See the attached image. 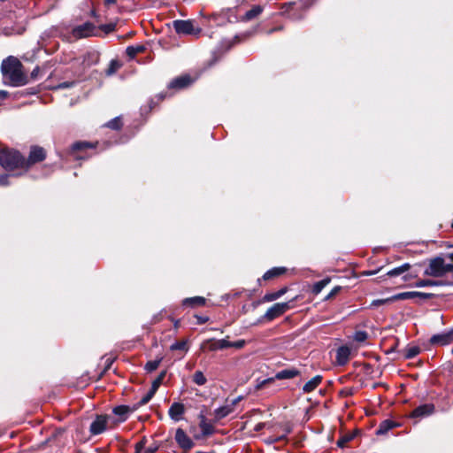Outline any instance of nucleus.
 <instances>
[{
	"instance_id": "15",
	"label": "nucleus",
	"mask_w": 453,
	"mask_h": 453,
	"mask_svg": "<svg viewBox=\"0 0 453 453\" xmlns=\"http://www.w3.org/2000/svg\"><path fill=\"white\" fill-rule=\"evenodd\" d=\"M184 412H185V407L180 403H173L168 411L169 416L174 421L180 420Z\"/></svg>"
},
{
	"instance_id": "21",
	"label": "nucleus",
	"mask_w": 453,
	"mask_h": 453,
	"mask_svg": "<svg viewBox=\"0 0 453 453\" xmlns=\"http://www.w3.org/2000/svg\"><path fill=\"white\" fill-rule=\"evenodd\" d=\"M113 413L119 416V422H123L127 418L129 408L126 405H119L113 409Z\"/></svg>"
},
{
	"instance_id": "4",
	"label": "nucleus",
	"mask_w": 453,
	"mask_h": 453,
	"mask_svg": "<svg viewBox=\"0 0 453 453\" xmlns=\"http://www.w3.org/2000/svg\"><path fill=\"white\" fill-rule=\"evenodd\" d=\"M97 33L96 26L91 22H85L82 25L73 28L72 35L75 39H81L96 35Z\"/></svg>"
},
{
	"instance_id": "17",
	"label": "nucleus",
	"mask_w": 453,
	"mask_h": 453,
	"mask_svg": "<svg viewBox=\"0 0 453 453\" xmlns=\"http://www.w3.org/2000/svg\"><path fill=\"white\" fill-rule=\"evenodd\" d=\"M234 411V410L231 407V405L228 403H226L225 405L216 409L213 411L214 421L215 422L219 421L220 419H222V418H226V416H228Z\"/></svg>"
},
{
	"instance_id": "45",
	"label": "nucleus",
	"mask_w": 453,
	"mask_h": 453,
	"mask_svg": "<svg viewBox=\"0 0 453 453\" xmlns=\"http://www.w3.org/2000/svg\"><path fill=\"white\" fill-rule=\"evenodd\" d=\"M219 341V347H221L222 349H226V348H232V342H229L226 339H221Z\"/></svg>"
},
{
	"instance_id": "41",
	"label": "nucleus",
	"mask_w": 453,
	"mask_h": 453,
	"mask_svg": "<svg viewBox=\"0 0 453 453\" xmlns=\"http://www.w3.org/2000/svg\"><path fill=\"white\" fill-rule=\"evenodd\" d=\"M146 438L143 437L140 441H138L136 444H135V450H134V453H142V449H144L145 445H146Z\"/></svg>"
},
{
	"instance_id": "35",
	"label": "nucleus",
	"mask_w": 453,
	"mask_h": 453,
	"mask_svg": "<svg viewBox=\"0 0 453 453\" xmlns=\"http://www.w3.org/2000/svg\"><path fill=\"white\" fill-rule=\"evenodd\" d=\"M165 374H166L165 371L161 372L160 374L158 375V377L152 382L151 389L153 391L157 392V390L159 388V386L161 385L164 378L165 377Z\"/></svg>"
},
{
	"instance_id": "10",
	"label": "nucleus",
	"mask_w": 453,
	"mask_h": 453,
	"mask_svg": "<svg viewBox=\"0 0 453 453\" xmlns=\"http://www.w3.org/2000/svg\"><path fill=\"white\" fill-rule=\"evenodd\" d=\"M175 441L179 444V446L184 450H189L194 446L192 440L187 435L185 431L181 428H178L176 430Z\"/></svg>"
},
{
	"instance_id": "31",
	"label": "nucleus",
	"mask_w": 453,
	"mask_h": 453,
	"mask_svg": "<svg viewBox=\"0 0 453 453\" xmlns=\"http://www.w3.org/2000/svg\"><path fill=\"white\" fill-rule=\"evenodd\" d=\"M193 381L199 385V386H202V385H204L207 381L205 376L203 375V373L201 372V371H196L195 373H194V376H193Z\"/></svg>"
},
{
	"instance_id": "56",
	"label": "nucleus",
	"mask_w": 453,
	"mask_h": 453,
	"mask_svg": "<svg viewBox=\"0 0 453 453\" xmlns=\"http://www.w3.org/2000/svg\"><path fill=\"white\" fill-rule=\"evenodd\" d=\"M116 1L117 0H104V4L107 5V6L114 4L116 3Z\"/></svg>"
},
{
	"instance_id": "27",
	"label": "nucleus",
	"mask_w": 453,
	"mask_h": 453,
	"mask_svg": "<svg viewBox=\"0 0 453 453\" xmlns=\"http://www.w3.org/2000/svg\"><path fill=\"white\" fill-rule=\"evenodd\" d=\"M287 289L286 288H281L276 292H273V293H268L266 294L265 296H264V300L265 302H272V301H274L278 298H280L281 296H283L285 293H286Z\"/></svg>"
},
{
	"instance_id": "49",
	"label": "nucleus",
	"mask_w": 453,
	"mask_h": 453,
	"mask_svg": "<svg viewBox=\"0 0 453 453\" xmlns=\"http://www.w3.org/2000/svg\"><path fill=\"white\" fill-rule=\"evenodd\" d=\"M341 288L340 287H335L332 289V291L328 294V296H326V299H329L331 297H333L334 296H335L339 291H340Z\"/></svg>"
},
{
	"instance_id": "36",
	"label": "nucleus",
	"mask_w": 453,
	"mask_h": 453,
	"mask_svg": "<svg viewBox=\"0 0 453 453\" xmlns=\"http://www.w3.org/2000/svg\"><path fill=\"white\" fill-rule=\"evenodd\" d=\"M90 144L85 142H78L73 144L72 152L74 154L77 151L82 150L84 149L89 148Z\"/></svg>"
},
{
	"instance_id": "46",
	"label": "nucleus",
	"mask_w": 453,
	"mask_h": 453,
	"mask_svg": "<svg viewBox=\"0 0 453 453\" xmlns=\"http://www.w3.org/2000/svg\"><path fill=\"white\" fill-rule=\"evenodd\" d=\"M158 449V446L157 444H152L149 447H144V449H142L143 452L142 453H155Z\"/></svg>"
},
{
	"instance_id": "43",
	"label": "nucleus",
	"mask_w": 453,
	"mask_h": 453,
	"mask_svg": "<svg viewBox=\"0 0 453 453\" xmlns=\"http://www.w3.org/2000/svg\"><path fill=\"white\" fill-rule=\"evenodd\" d=\"M352 439V435L343 436L338 440L337 445L341 448L344 447L345 444Z\"/></svg>"
},
{
	"instance_id": "29",
	"label": "nucleus",
	"mask_w": 453,
	"mask_h": 453,
	"mask_svg": "<svg viewBox=\"0 0 453 453\" xmlns=\"http://www.w3.org/2000/svg\"><path fill=\"white\" fill-rule=\"evenodd\" d=\"M420 352V348L418 346H410L405 349L404 357L408 359L415 357Z\"/></svg>"
},
{
	"instance_id": "8",
	"label": "nucleus",
	"mask_w": 453,
	"mask_h": 453,
	"mask_svg": "<svg viewBox=\"0 0 453 453\" xmlns=\"http://www.w3.org/2000/svg\"><path fill=\"white\" fill-rule=\"evenodd\" d=\"M446 272L447 270L444 268V260L438 257L430 262L429 267L426 270V274L439 277L443 275Z\"/></svg>"
},
{
	"instance_id": "38",
	"label": "nucleus",
	"mask_w": 453,
	"mask_h": 453,
	"mask_svg": "<svg viewBox=\"0 0 453 453\" xmlns=\"http://www.w3.org/2000/svg\"><path fill=\"white\" fill-rule=\"evenodd\" d=\"M155 391H153L151 388L150 389V391L145 395H143L141 400L139 401V405H144L146 403H148L150 399L153 397V395H155Z\"/></svg>"
},
{
	"instance_id": "9",
	"label": "nucleus",
	"mask_w": 453,
	"mask_h": 453,
	"mask_svg": "<svg viewBox=\"0 0 453 453\" xmlns=\"http://www.w3.org/2000/svg\"><path fill=\"white\" fill-rule=\"evenodd\" d=\"M453 342V328L449 331L443 332L438 334H434L431 337L430 342L433 345L444 346Z\"/></svg>"
},
{
	"instance_id": "54",
	"label": "nucleus",
	"mask_w": 453,
	"mask_h": 453,
	"mask_svg": "<svg viewBox=\"0 0 453 453\" xmlns=\"http://www.w3.org/2000/svg\"><path fill=\"white\" fill-rule=\"evenodd\" d=\"M208 317H197L198 324H203L208 321Z\"/></svg>"
},
{
	"instance_id": "32",
	"label": "nucleus",
	"mask_w": 453,
	"mask_h": 453,
	"mask_svg": "<svg viewBox=\"0 0 453 453\" xmlns=\"http://www.w3.org/2000/svg\"><path fill=\"white\" fill-rule=\"evenodd\" d=\"M106 127L111 128V129H113V130H119L122 127V122H121V119L119 117H116L114 118L113 119L110 120L107 124H106Z\"/></svg>"
},
{
	"instance_id": "1",
	"label": "nucleus",
	"mask_w": 453,
	"mask_h": 453,
	"mask_svg": "<svg viewBox=\"0 0 453 453\" xmlns=\"http://www.w3.org/2000/svg\"><path fill=\"white\" fill-rule=\"evenodd\" d=\"M1 72L4 83L12 87H21L27 83V77L23 71L22 63L13 56H9L3 60Z\"/></svg>"
},
{
	"instance_id": "55",
	"label": "nucleus",
	"mask_w": 453,
	"mask_h": 453,
	"mask_svg": "<svg viewBox=\"0 0 453 453\" xmlns=\"http://www.w3.org/2000/svg\"><path fill=\"white\" fill-rule=\"evenodd\" d=\"M104 29L106 31V32H110V31H112L114 29V25H107V26H104Z\"/></svg>"
},
{
	"instance_id": "51",
	"label": "nucleus",
	"mask_w": 453,
	"mask_h": 453,
	"mask_svg": "<svg viewBox=\"0 0 453 453\" xmlns=\"http://www.w3.org/2000/svg\"><path fill=\"white\" fill-rule=\"evenodd\" d=\"M242 399V396H238L237 398L232 400L230 403H228L231 407L234 410L235 406L237 405V403Z\"/></svg>"
},
{
	"instance_id": "7",
	"label": "nucleus",
	"mask_w": 453,
	"mask_h": 453,
	"mask_svg": "<svg viewBox=\"0 0 453 453\" xmlns=\"http://www.w3.org/2000/svg\"><path fill=\"white\" fill-rule=\"evenodd\" d=\"M290 309L289 303H274L272 307H270L264 315V318L271 321L282 314H284L287 311Z\"/></svg>"
},
{
	"instance_id": "58",
	"label": "nucleus",
	"mask_w": 453,
	"mask_h": 453,
	"mask_svg": "<svg viewBox=\"0 0 453 453\" xmlns=\"http://www.w3.org/2000/svg\"><path fill=\"white\" fill-rule=\"evenodd\" d=\"M82 157L75 156V158H81Z\"/></svg>"
},
{
	"instance_id": "2",
	"label": "nucleus",
	"mask_w": 453,
	"mask_h": 453,
	"mask_svg": "<svg viewBox=\"0 0 453 453\" xmlns=\"http://www.w3.org/2000/svg\"><path fill=\"white\" fill-rule=\"evenodd\" d=\"M26 158L19 151L12 149H3L0 150V165L6 171L23 170L26 171Z\"/></svg>"
},
{
	"instance_id": "52",
	"label": "nucleus",
	"mask_w": 453,
	"mask_h": 453,
	"mask_svg": "<svg viewBox=\"0 0 453 453\" xmlns=\"http://www.w3.org/2000/svg\"><path fill=\"white\" fill-rule=\"evenodd\" d=\"M40 72L39 66H36L31 73V78L35 79Z\"/></svg>"
},
{
	"instance_id": "37",
	"label": "nucleus",
	"mask_w": 453,
	"mask_h": 453,
	"mask_svg": "<svg viewBox=\"0 0 453 453\" xmlns=\"http://www.w3.org/2000/svg\"><path fill=\"white\" fill-rule=\"evenodd\" d=\"M440 284L437 281L432 280H420L416 282L415 286L418 288L423 287H430V286H439Z\"/></svg>"
},
{
	"instance_id": "28",
	"label": "nucleus",
	"mask_w": 453,
	"mask_h": 453,
	"mask_svg": "<svg viewBox=\"0 0 453 453\" xmlns=\"http://www.w3.org/2000/svg\"><path fill=\"white\" fill-rule=\"evenodd\" d=\"M120 67L121 64L118 60L112 59L110 62L108 68L105 70V73L106 75L111 76L114 74Z\"/></svg>"
},
{
	"instance_id": "6",
	"label": "nucleus",
	"mask_w": 453,
	"mask_h": 453,
	"mask_svg": "<svg viewBox=\"0 0 453 453\" xmlns=\"http://www.w3.org/2000/svg\"><path fill=\"white\" fill-rule=\"evenodd\" d=\"M46 157V152L43 148L39 146H32L28 158H26V171H28V169L36 163L42 162Z\"/></svg>"
},
{
	"instance_id": "25",
	"label": "nucleus",
	"mask_w": 453,
	"mask_h": 453,
	"mask_svg": "<svg viewBox=\"0 0 453 453\" xmlns=\"http://www.w3.org/2000/svg\"><path fill=\"white\" fill-rule=\"evenodd\" d=\"M144 50L145 47L143 45L128 46L126 53L130 58H134L138 53L144 51Z\"/></svg>"
},
{
	"instance_id": "26",
	"label": "nucleus",
	"mask_w": 453,
	"mask_h": 453,
	"mask_svg": "<svg viewBox=\"0 0 453 453\" xmlns=\"http://www.w3.org/2000/svg\"><path fill=\"white\" fill-rule=\"evenodd\" d=\"M203 349H208L210 351H215L218 349H222L221 347H219V341L210 339L203 343L202 346Z\"/></svg>"
},
{
	"instance_id": "47",
	"label": "nucleus",
	"mask_w": 453,
	"mask_h": 453,
	"mask_svg": "<svg viewBox=\"0 0 453 453\" xmlns=\"http://www.w3.org/2000/svg\"><path fill=\"white\" fill-rule=\"evenodd\" d=\"M74 82L73 81H65V82H62V83H59L58 86L55 87V88L57 89H59V88H71L72 86H73Z\"/></svg>"
},
{
	"instance_id": "5",
	"label": "nucleus",
	"mask_w": 453,
	"mask_h": 453,
	"mask_svg": "<svg viewBox=\"0 0 453 453\" xmlns=\"http://www.w3.org/2000/svg\"><path fill=\"white\" fill-rule=\"evenodd\" d=\"M299 374V371L296 369H285L282 371L278 372L274 377L265 379L262 381H260L257 388L261 389L265 388L267 384L273 383L275 379L277 380H288L296 377Z\"/></svg>"
},
{
	"instance_id": "33",
	"label": "nucleus",
	"mask_w": 453,
	"mask_h": 453,
	"mask_svg": "<svg viewBox=\"0 0 453 453\" xmlns=\"http://www.w3.org/2000/svg\"><path fill=\"white\" fill-rule=\"evenodd\" d=\"M171 350H184L188 351L187 341H180L173 343L170 347Z\"/></svg>"
},
{
	"instance_id": "14",
	"label": "nucleus",
	"mask_w": 453,
	"mask_h": 453,
	"mask_svg": "<svg viewBox=\"0 0 453 453\" xmlns=\"http://www.w3.org/2000/svg\"><path fill=\"white\" fill-rule=\"evenodd\" d=\"M434 411V404L426 403L418 406L412 411L411 417L413 418H424L431 415Z\"/></svg>"
},
{
	"instance_id": "53",
	"label": "nucleus",
	"mask_w": 453,
	"mask_h": 453,
	"mask_svg": "<svg viewBox=\"0 0 453 453\" xmlns=\"http://www.w3.org/2000/svg\"><path fill=\"white\" fill-rule=\"evenodd\" d=\"M9 93L5 90H0V100H4L8 97Z\"/></svg>"
},
{
	"instance_id": "13",
	"label": "nucleus",
	"mask_w": 453,
	"mask_h": 453,
	"mask_svg": "<svg viewBox=\"0 0 453 453\" xmlns=\"http://www.w3.org/2000/svg\"><path fill=\"white\" fill-rule=\"evenodd\" d=\"M107 418L106 416H97L90 425V433L95 435L102 434L106 429Z\"/></svg>"
},
{
	"instance_id": "12",
	"label": "nucleus",
	"mask_w": 453,
	"mask_h": 453,
	"mask_svg": "<svg viewBox=\"0 0 453 453\" xmlns=\"http://www.w3.org/2000/svg\"><path fill=\"white\" fill-rule=\"evenodd\" d=\"M199 418H200L199 426L201 428V434L195 435V438L197 440L208 437L215 432L214 426L211 423L207 422L205 417L203 414H201L199 416Z\"/></svg>"
},
{
	"instance_id": "30",
	"label": "nucleus",
	"mask_w": 453,
	"mask_h": 453,
	"mask_svg": "<svg viewBox=\"0 0 453 453\" xmlns=\"http://www.w3.org/2000/svg\"><path fill=\"white\" fill-rule=\"evenodd\" d=\"M329 283V279H325V280H322L320 281H318L316 282L314 285H313V288H312V292L313 294L315 295H318L319 294L322 289Z\"/></svg>"
},
{
	"instance_id": "24",
	"label": "nucleus",
	"mask_w": 453,
	"mask_h": 453,
	"mask_svg": "<svg viewBox=\"0 0 453 453\" xmlns=\"http://www.w3.org/2000/svg\"><path fill=\"white\" fill-rule=\"evenodd\" d=\"M411 268V265L408 263H405L402 265L401 266L395 267L389 272H388V275L390 277H395L398 275H401L402 273L407 272Z\"/></svg>"
},
{
	"instance_id": "19",
	"label": "nucleus",
	"mask_w": 453,
	"mask_h": 453,
	"mask_svg": "<svg viewBox=\"0 0 453 453\" xmlns=\"http://www.w3.org/2000/svg\"><path fill=\"white\" fill-rule=\"evenodd\" d=\"M321 381H322V376L316 375L315 377H313L311 380H310L308 382H306L304 384V386L303 387V391L304 393L312 392L315 388H318V386L321 383Z\"/></svg>"
},
{
	"instance_id": "18",
	"label": "nucleus",
	"mask_w": 453,
	"mask_h": 453,
	"mask_svg": "<svg viewBox=\"0 0 453 453\" xmlns=\"http://www.w3.org/2000/svg\"><path fill=\"white\" fill-rule=\"evenodd\" d=\"M191 81H192L190 77L188 75L177 77L171 81V83L169 84V88L177 89L184 88L188 87L191 83Z\"/></svg>"
},
{
	"instance_id": "42",
	"label": "nucleus",
	"mask_w": 453,
	"mask_h": 453,
	"mask_svg": "<svg viewBox=\"0 0 453 453\" xmlns=\"http://www.w3.org/2000/svg\"><path fill=\"white\" fill-rule=\"evenodd\" d=\"M393 301H395V299H393V296L390 297V298H387V299L374 300L372 302V305L379 306V305H381V304H384V303H390V302H393Z\"/></svg>"
},
{
	"instance_id": "16",
	"label": "nucleus",
	"mask_w": 453,
	"mask_h": 453,
	"mask_svg": "<svg viewBox=\"0 0 453 453\" xmlns=\"http://www.w3.org/2000/svg\"><path fill=\"white\" fill-rule=\"evenodd\" d=\"M350 356V349L348 346H341L336 351V362L339 365H345Z\"/></svg>"
},
{
	"instance_id": "57",
	"label": "nucleus",
	"mask_w": 453,
	"mask_h": 453,
	"mask_svg": "<svg viewBox=\"0 0 453 453\" xmlns=\"http://www.w3.org/2000/svg\"><path fill=\"white\" fill-rule=\"evenodd\" d=\"M178 326H179V320L175 321V323H174L175 327H178Z\"/></svg>"
},
{
	"instance_id": "50",
	"label": "nucleus",
	"mask_w": 453,
	"mask_h": 453,
	"mask_svg": "<svg viewBox=\"0 0 453 453\" xmlns=\"http://www.w3.org/2000/svg\"><path fill=\"white\" fill-rule=\"evenodd\" d=\"M242 399V396H238L237 398L232 400L230 403H228L231 407L234 410L235 406L237 405V403Z\"/></svg>"
},
{
	"instance_id": "39",
	"label": "nucleus",
	"mask_w": 453,
	"mask_h": 453,
	"mask_svg": "<svg viewBox=\"0 0 453 453\" xmlns=\"http://www.w3.org/2000/svg\"><path fill=\"white\" fill-rule=\"evenodd\" d=\"M392 427V425L389 421L385 420L382 422L377 431L378 434H385L387 431H388Z\"/></svg>"
},
{
	"instance_id": "34",
	"label": "nucleus",
	"mask_w": 453,
	"mask_h": 453,
	"mask_svg": "<svg viewBox=\"0 0 453 453\" xmlns=\"http://www.w3.org/2000/svg\"><path fill=\"white\" fill-rule=\"evenodd\" d=\"M161 361H162V358H159V359H157V360L149 361L145 365V370L147 372H150L157 370V367L159 366Z\"/></svg>"
},
{
	"instance_id": "22",
	"label": "nucleus",
	"mask_w": 453,
	"mask_h": 453,
	"mask_svg": "<svg viewBox=\"0 0 453 453\" xmlns=\"http://www.w3.org/2000/svg\"><path fill=\"white\" fill-rule=\"evenodd\" d=\"M262 12H263L262 6L255 5L245 13V15L243 17V20H251V19L257 18L259 14H261Z\"/></svg>"
},
{
	"instance_id": "44",
	"label": "nucleus",
	"mask_w": 453,
	"mask_h": 453,
	"mask_svg": "<svg viewBox=\"0 0 453 453\" xmlns=\"http://www.w3.org/2000/svg\"><path fill=\"white\" fill-rule=\"evenodd\" d=\"M246 344V342L244 340H238L236 342H232V348L234 349H242Z\"/></svg>"
},
{
	"instance_id": "20",
	"label": "nucleus",
	"mask_w": 453,
	"mask_h": 453,
	"mask_svg": "<svg viewBox=\"0 0 453 453\" xmlns=\"http://www.w3.org/2000/svg\"><path fill=\"white\" fill-rule=\"evenodd\" d=\"M204 303H205V299L202 296L185 298L182 301V304L184 306H190V307L203 306V305H204Z\"/></svg>"
},
{
	"instance_id": "23",
	"label": "nucleus",
	"mask_w": 453,
	"mask_h": 453,
	"mask_svg": "<svg viewBox=\"0 0 453 453\" xmlns=\"http://www.w3.org/2000/svg\"><path fill=\"white\" fill-rule=\"evenodd\" d=\"M285 272H286L285 267H274V268L267 271L264 274L263 278L265 280H271L273 278H275V277H278V276L283 274Z\"/></svg>"
},
{
	"instance_id": "3",
	"label": "nucleus",
	"mask_w": 453,
	"mask_h": 453,
	"mask_svg": "<svg viewBox=\"0 0 453 453\" xmlns=\"http://www.w3.org/2000/svg\"><path fill=\"white\" fill-rule=\"evenodd\" d=\"M173 28L177 34L181 35H197L201 33V28L195 27L194 21L188 19H178L173 21Z\"/></svg>"
},
{
	"instance_id": "48",
	"label": "nucleus",
	"mask_w": 453,
	"mask_h": 453,
	"mask_svg": "<svg viewBox=\"0 0 453 453\" xmlns=\"http://www.w3.org/2000/svg\"><path fill=\"white\" fill-rule=\"evenodd\" d=\"M9 174H2L0 175V185L1 186H7L9 184Z\"/></svg>"
},
{
	"instance_id": "40",
	"label": "nucleus",
	"mask_w": 453,
	"mask_h": 453,
	"mask_svg": "<svg viewBox=\"0 0 453 453\" xmlns=\"http://www.w3.org/2000/svg\"><path fill=\"white\" fill-rule=\"evenodd\" d=\"M366 339H367V334L364 331L356 332V334L354 335V340L358 342H365Z\"/></svg>"
},
{
	"instance_id": "11",
	"label": "nucleus",
	"mask_w": 453,
	"mask_h": 453,
	"mask_svg": "<svg viewBox=\"0 0 453 453\" xmlns=\"http://www.w3.org/2000/svg\"><path fill=\"white\" fill-rule=\"evenodd\" d=\"M434 296L433 294L424 293L418 291H410V292H403L393 296V299L395 300H405L418 297L420 299L426 300L430 299Z\"/></svg>"
}]
</instances>
